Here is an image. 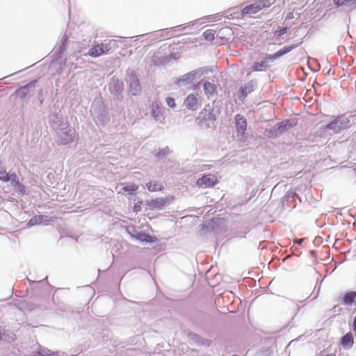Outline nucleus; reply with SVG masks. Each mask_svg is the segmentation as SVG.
Here are the masks:
<instances>
[{
    "instance_id": "nucleus-27",
    "label": "nucleus",
    "mask_w": 356,
    "mask_h": 356,
    "mask_svg": "<svg viewBox=\"0 0 356 356\" xmlns=\"http://www.w3.org/2000/svg\"><path fill=\"white\" fill-rule=\"evenodd\" d=\"M165 102L169 107L172 108H175L176 107V103L174 98L168 97L165 99Z\"/></svg>"
},
{
    "instance_id": "nucleus-29",
    "label": "nucleus",
    "mask_w": 356,
    "mask_h": 356,
    "mask_svg": "<svg viewBox=\"0 0 356 356\" xmlns=\"http://www.w3.org/2000/svg\"><path fill=\"white\" fill-rule=\"evenodd\" d=\"M304 241V238H301V239H296V240L294 241V243H297V244H298V245H300V244L302 243V241Z\"/></svg>"
},
{
    "instance_id": "nucleus-26",
    "label": "nucleus",
    "mask_w": 356,
    "mask_h": 356,
    "mask_svg": "<svg viewBox=\"0 0 356 356\" xmlns=\"http://www.w3.org/2000/svg\"><path fill=\"white\" fill-rule=\"evenodd\" d=\"M287 32V28L286 27H284V28H282V27H279L275 32V35L277 36V37H280L282 36V35L285 34Z\"/></svg>"
},
{
    "instance_id": "nucleus-1",
    "label": "nucleus",
    "mask_w": 356,
    "mask_h": 356,
    "mask_svg": "<svg viewBox=\"0 0 356 356\" xmlns=\"http://www.w3.org/2000/svg\"><path fill=\"white\" fill-rule=\"evenodd\" d=\"M350 120L345 115L334 116L329 124L325 126L326 129L339 133L341 130L349 127Z\"/></svg>"
},
{
    "instance_id": "nucleus-4",
    "label": "nucleus",
    "mask_w": 356,
    "mask_h": 356,
    "mask_svg": "<svg viewBox=\"0 0 356 356\" xmlns=\"http://www.w3.org/2000/svg\"><path fill=\"white\" fill-rule=\"evenodd\" d=\"M59 143L67 145L71 143L75 137V131L70 128L63 129L58 134Z\"/></svg>"
},
{
    "instance_id": "nucleus-3",
    "label": "nucleus",
    "mask_w": 356,
    "mask_h": 356,
    "mask_svg": "<svg viewBox=\"0 0 356 356\" xmlns=\"http://www.w3.org/2000/svg\"><path fill=\"white\" fill-rule=\"evenodd\" d=\"M218 183V179L215 175L206 174L202 177L199 178L196 184L197 186L201 188H211L216 186Z\"/></svg>"
},
{
    "instance_id": "nucleus-16",
    "label": "nucleus",
    "mask_w": 356,
    "mask_h": 356,
    "mask_svg": "<svg viewBox=\"0 0 356 356\" xmlns=\"http://www.w3.org/2000/svg\"><path fill=\"white\" fill-rule=\"evenodd\" d=\"M147 188L150 192H156L162 191L163 186L159 181H151L147 184Z\"/></svg>"
},
{
    "instance_id": "nucleus-15",
    "label": "nucleus",
    "mask_w": 356,
    "mask_h": 356,
    "mask_svg": "<svg viewBox=\"0 0 356 356\" xmlns=\"http://www.w3.org/2000/svg\"><path fill=\"white\" fill-rule=\"evenodd\" d=\"M10 181L12 186L15 188L16 192H17L20 195L25 194V192H26L25 186L22 184H21L19 181V180L17 179V177H13V179H11L10 180Z\"/></svg>"
},
{
    "instance_id": "nucleus-30",
    "label": "nucleus",
    "mask_w": 356,
    "mask_h": 356,
    "mask_svg": "<svg viewBox=\"0 0 356 356\" xmlns=\"http://www.w3.org/2000/svg\"><path fill=\"white\" fill-rule=\"evenodd\" d=\"M353 330L355 332H356V316H355L353 321Z\"/></svg>"
},
{
    "instance_id": "nucleus-19",
    "label": "nucleus",
    "mask_w": 356,
    "mask_h": 356,
    "mask_svg": "<svg viewBox=\"0 0 356 356\" xmlns=\"http://www.w3.org/2000/svg\"><path fill=\"white\" fill-rule=\"evenodd\" d=\"M133 237L140 241L147 243L152 242V236L149 234H145L142 232H137L136 234L133 235Z\"/></svg>"
},
{
    "instance_id": "nucleus-20",
    "label": "nucleus",
    "mask_w": 356,
    "mask_h": 356,
    "mask_svg": "<svg viewBox=\"0 0 356 356\" xmlns=\"http://www.w3.org/2000/svg\"><path fill=\"white\" fill-rule=\"evenodd\" d=\"M129 90L133 95H137L141 92V88L138 80L134 81L129 86Z\"/></svg>"
},
{
    "instance_id": "nucleus-23",
    "label": "nucleus",
    "mask_w": 356,
    "mask_h": 356,
    "mask_svg": "<svg viewBox=\"0 0 356 356\" xmlns=\"http://www.w3.org/2000/svg\"><path fill=\"white\" fill-rule=\"evenodd\" d=\"M202 36L205 40L212 41L215 38V31L211 29L206 30L203 33Z\"/></svg>"
},
{
    "instance_id": "nucleus-12",
    "label": "nucleus",
    "mask_w": 356,
    "mask_h": 356,
    "mask_svg": "<svg viewBox=\"0 0 356 356\" xmlns=\"http://www.w3.org/2000/svg\"><path fill=\"white\" fill-rule=\"evenodd\" d=\"M203 89L208 99L216 96L217 94L216 86L210 82H204L203 84Z\"/></svg>"
},
{
    "instance_id": "nucleus-5",
    "label": "nucleus",
    "mask_w": 356,
    "mask_h": 356,
    "mask_svg": "<svg viewBox=\"0 0 356 356\" xmlns=\"http://www.w3.org/2000/svg\"><path fill=\"white\" fill-rule=\"evenodd\" d=\"M173 199V197L170 196L165 197H159L154 200H151L150 201H147V205L148 206L149 209H161L165 204L172 202Z\"/></svg>"
},
{
    "instance_id": "nucleus-25",
    "label": "nucleus",
    "mask_w": 356,
    "mask_h": 356,
    "mask_svg": "<svg viewBox=\"0 0 356 356\" xmlns=\"http://www.w3.org/2000/svg\"><path fill=\"white\" fill-rule=\"evenodd\" d=\"M169 152H170V150H169L168 147H166L165 148L159 150L156 156L158 158H162V157L165 156V155L168 154Z\"/></svg>"
},
{
    "instance_id": "nucleus-8",
    "label": "nucleus",
    "mask_w": 356,
    "mask_h": 356,
    "mask_svg": "<svg viewBox=\"0 0 356 356\" xmlns=\"http://www.w3.org/2000/svg\"><path fill=\"white\" fill-rule=\"evenodd\" d=\"M255 87V83L254 81H250L245 83L238 90V99L241 102H244L247 95L254 91Z\"/></svg>"
},
{
    "instance_id": "nucleus-10",
    "label": "nucleus",
    "mask_w": 356,
    "mask_h": 356,
    "mask_svg": "<svg viewBox=\"0 0 356 356\" xmlns=\"http://www.w3.org/2000/svg\"><path fill=\"white\" fill-rule=\"evenodd\" d=\"M298 47V44H293L290 46H286L283 49L279 50L274 54H266L264 60H274L283 55L290 52L293 49Z\"/></svg>"
},
{
    "instance_id": "nucleus-18",
    "label": "nucleus",
    "mask_w": 356,
    "mask_h": 356,
    "mask_svg": "<svg viewBox=\"0 0 356 356\" xmlns=\"http://www.w3.org/2000/svg\"><path fill=\"white\" fill-rule=\"evenodd\" d=\"M13 177H16L15 173L9 174L3 167L0 166V179L3 181H9Z\"/></svg>"
},
{
    "instance_id": "nucleus-31",
    "label": "nucleus",
    "mask_w": 356,
    "mask_h": 356,
    "mask_svg": "<svg viewBox=\"0 0 356 356\" xmlns=\"http://www.w3.org/2000/svg\"><path fill=\"white\" fill-rule=\"evenodd\" d=\"M209 116H210V117H209V119H211V120H216V117H215V115H214V114H213V113H209Z\"/></svg>"
},
{
    "instance_id": "nucleus-22",
    "label": "nucleus",
    "mask_w": 356,
    "mask_h": 356,
    "mask_svg": "<svg viewBox=\"0 0 356 356\" xmlns=\"http://www.w3.org/2000/svg\"><path fill=\"white\" fill-rule=\"evenodd\" d=\"M288 122H280V123H277L275 126V129L276 131H278L279 134H282L283 131H284L285 130L287 129V127H291L292 125L291 124H289L288 126Z\"/></svg>"
},
{
    "instance_id": "nucleus-13",
    "label": "nucleus",
    "mask_w": 356,
    "mask_h": 356,
    "mask_svg": "<svg viewBox=\"0 0 356 356\" xmlns=\"http://www.w3.org/2000/svg\"><path fill=\"white\" fill-rule=\"evenodd\" d=\"M341 343L343 348L350 349L353 347L354 343V337L351 332L346 333L341 339Z\"/></svg>"
},
{
    "instance_id": "nucleus-11",
    "label": "nucleus",
    "mask_w": 356,
    "mask_h": 356,
    "mask_svg": "<svg viewBox=\"0 0 356 356\" xmlns=\"http://www.w3.org/2000/svg\"><path fill=\"white\" fill-rule=\"evenodd\" d=\"M247 120L243 115L237 114L235 116V127L236 131L243 135L247 129Z\"/></svg>"
},
{
    "instance_id": "nucleus-28",
    "label": "nucleus",
    "mask_w": 356,
    "mask_h": 356,
    "mask_svg": "<svg viewBox=\"0 0 356 356\" xmlns=\"http://www.w3.org/2000/svg\"><path fill=\"white\" fill-rule=\"evenodd\" d=\"M142 203L143 202L142 201H138L137 203H136L134 205V207H133V211L134 212H138L141 210V205H142Z\"/></svg>"
},
{
    "instance_id": "nucleus-14",
    "label": "nucleus",
    "mask_w": 356,
    "mask_h": 356,
    "mask_svg": "<svg viewBox=\"0 0 356 356\" xmlns=\"http://www.w3.org/2000/svg\"><path fill=\"white\" fill-rule=\"evenodd\" d=\"M344 305L351 306L353 304L356 305V292L351 291L346 293L343 298Z\"/></svg>"
},
{
    "instance_id": "nucleus-17",
    "label": "nucleus",
    "mask_w": 356,
    "mask_h": 356,
    "mask_svg": "<svg viewBox=\"0 0 356 356\" xmlns=\"http://www.w3.org/2000/svg\"><path fill=\"white\" fill-rule=\"evenodd\" d=\"M334 3L337 6H346L348 8L356 7V0H333Z\"/></svg>"
},
{
    "instance_id": "nucleus-6",
    "label": "nucleus",
    "mask_w": 356,
    "mask_h": 356,
    "mask_svg": "<svg viewBox=\"0 0 356 356\" xmlns=\"http://www.w3.org/2000/svg\"><path fill=\"white\" fill-rule=\"evenodd\" d=\"M200 96L198 94H190L184 99V105L191 111H196L200 106Z\"/></svg>"
},
{
    "instance_id": "nucleus-21",
    "label": "nucleus",
    "mask_w": 356,
    "mask_h": 356,
    "mask_svg": "<svg viewBox=\"0 0 356 356\" xmlns=\"http://www.w3.org/2000/svg\"><path fill=\"white\" fill-rule=\"evenodd\" d=\"M268 62L263 60L260 62H256L252 66V70L254 72L263 71L268 67Z\"/></svg>"
},
{
    "instance_id": "nucleus-24",
    "label": "nucleus",
    "mask_w": 356,
    "mask_h": 356,
    "mask_svg": "<svg viewBox=\"0 0 356 356\" xmlns=\"http://www.w3.org/2000/svg\"><path fill=\"white\" fill-rule=\"evenodd\" d=\"M152 115L154 118H157L160 115V106L157 102L152 104Z\"/></svg>"
},
{
    "instance_id": "nucleus-7",
    "label": "nucleus",
    "mask_w": 356,
    "mask_h": 356,
    "mask_svg": "<svg viewBox=\"0 0 356 356\" xmlns=\"http://www.w3.org/2000/svg\"><path fill=\"white\" fill-rule=\"evenodd\" d=\"M266 6V4L264 1H257L254 3L246 6L242 9L243 15H251L255 14L264 8Z\"/></svg>"
},
{
    "instance_id": "nucleus-2",
    "label": "nucleus",
    "mask_w": 356,
    "mask_h": 356,
    "mask_svg": "<svg viewBox=\"0 0 356 356\" xmlns=\"http://www.w3.org/2000/svg\"><path fill=\"white\" fill-rule=\"evenodd\" d=\"M111 40L93 45L88 51V54L91 57H98L108 54L111 49Z\"/></svg>"
},
{
    "instance_id": "nucleus-9",
    "label": "nucleus",
    "mask_w": 356,
    "mask_h": 356,
    "mask_svg": "<svg viewBox=\"0 0 356 356\" xmlns=\"http://www.w3.org/2000/svg\"><path fill=\"white\" fill-rule=\"evenodd\" d=\"M120 188V190L118 191V193H127L131 195L134 191H136L138 189V186L135 183L125 182L118 184L116 186V188Z\"/></svg>"
}]
</instances>
